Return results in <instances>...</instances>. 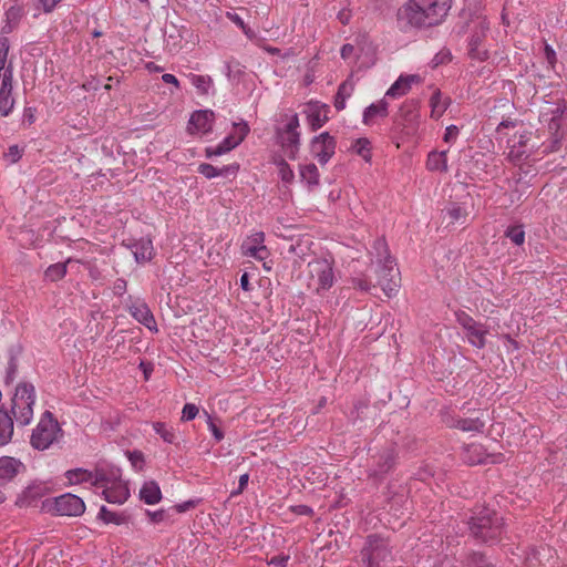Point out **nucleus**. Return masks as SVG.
Listing matches in <instances>:
<instances>
[{"mask_svg": "<svg viewBox=\"0 0 567 567\" xmlns=\"http://www.w3.org/2000/svg\"><path fill=\"white\" fill-rule=\"evenodd\" d=\"M132 251L137 262H144L152 259L153 244L151 239H141L132 245Z\"/></svg>", "mask_w": 567, "mask_h": 567, "instance_id": "25", "label": "nucleus"}, {"mask_svg": "<svg viewBox=\"0 0 567 567\" xmlns=\"http://www.w3.org/2000/svg\"><path fill=\"white\" fill-rule=\"evenodd\" d=\"M488 330L487 328L478 322L477 324H475L473 328H470L465 331V334H466V338L468 340V342L477 348V349H483L486 344V334H487Z\"/></svg>", "mask_w": 567, "mask_h": 567, "instance_id": "20", "label": "nucleus"}, {"mask_svg": "<svg viewBox=\"0 0 567 567\" xmlns=\"http://www.w3.org/2000/svg\"><path fill=\"white\" fill-rule=\"evenodd\" d=\"M299 127V118L297 114H293L289 122L285 125V127L281 131L287 132H298L297 128Z\"/></svg>", "mask_w": 567, "mask_h": 567, "instance_id": "53", "label": "nucleus"}, {"mask_svg": "<svg viewBox=\"0 0 567 567\" xmlns=\"http://www.w3.org/2000/svg\"><path fill=\"white\" fill-rule=\"evenodd\" d=\"M505 236L517 246H520L525 240V231L522 225L508 227L505 231Z\"/></svg>", "mask_w": 567, "mask_h": 567, "instance_id": "41", "label": "nucleus"}, {"mask_svg": "<svg viewBox=\"0 0 567 567\" xmlns=\"http://www.w3.org/2000/svg\"><path fill=\"white\" fill-rule=\"evenodd\" d=\"M467 567H495L482 553H473L467 560Z\"/></svg>", "mask_w": 567, "mask_h": 567, "instance_id": "43", "label": "nucleus"}, {"mask_svg": "<svg viewBox=\"0 0 567 567\" xmlns=\"http://www.w3.org/2000/svg\"><path fill=\"white\" fill-rule=\"evenodd\" d=\"M128 458L135 468H142L144 464V455L140 451H133L128 453Z\"/></svg>", "mask_w": 567, "mask_h": 567, "instance_id": "50", "label": "nucleus"}, {"mask_svg": "<svg viewBox=\"0 0 567 567\" xmlns=\"http://www.w3.org/2000/svg\"><path fill=\"white\" fill-rule=\"evenodd\" d=\"M239 169L238 164L226 165L223 167H215L212 164L203 163L198 166V172L206 178H214L217 176L235 175Z\"/></svg>", "mask_w": 567, "mask_h": 567, "instance_id": "18", "label": "nucleus"}, {"mask_svg": "<svg viewBox=\"0 0 567 567\" xmlns=\"http://www.w3.org/2000/svg\"><path fill=\"white\" fill-rule=\"evenodd\" d=\"M300 177L312 188L319 184V171L315 164H307L300 167Z\"/></svg>", "mask_w": 567, "mask_h": 567, "instance_id": "32", "label": "nucleus"}, {"mask_svg": "<svg viewBox=\"0 0 567 567\" xmlns=\"http://www.w3.org/2000/svg\"><path fill=\"white\" fill-rule=\"evenodd\" d=\"M13 106L14 99L12 97V93L0 90V114L2 116H8L11 113Z\"/></svg>", "mask_w": 567, "mask_h": 567, "instance_id": "38", "label": "nucleus"}, {"mask_svg": "<svg viewBox=\"0 0 567 567\" xmlns=\"http://www.w3.org/2000/svg\"><path fill=\"white\" fill-rule=\"evenodd\" d=\"M198 412L199 410L195 404L186 403L182 411V420L192 421L197 416Z\"/></svg>", "mask_w": 567, "mask_h": 567, "instance_id": "49", "label": "nucleus"}, {"mask_svg": "<svg viewBox=\"0 0 567 567\" xmlns=\"http://www.w3.org/2000/svg\"><path fill=\"white\" fill-rule=\"evenodd\" d=\"M258 251H267V248L266 246L261 245V246H250V247H247L246 248V255L250 256V257H254L258 260H264L265 259V256L264 255H258Z\"/></svg>", "mask_w": 567, "mask_h": 567, "instance_id": "51", "label": "nucleus"}, {"mask_svg": "<svg viewBox=\"0 0 567 567\" xmlns=\"http://www.w3.org/2000/svg\"><path fill=\"white\" fill-rule=\"evenodd\" d=\"M463 432H482L485 423L480 417L457 419L452 425Z\"/></svg>", "mask_w": 567, "mask_h": 567, "instance_id": "31", "label": "nucleus"}, {"mask_svg": "<svg viewBox=\"0 0 567 567\" xmlns=\"http://www.w3.org/2000/svg\"><path fill=\"white\" fill-rule=\"evenodd\" d=\"M337 142L328 132L315 136L310 143V152L321 165H324L333 156Z\"/></svg>", "mask_w": 567, "mask_h": 567, "instance_id": "7", "label": "nucleus"}, {"mask_svg": "<svg viewBox=\"0 0 567 567\" xmlns=\"http://www.w3.org/2000/svg\"><path fill=\"white\" fill-rule=\"evenodd\" d=\"M354 51V47L352 44H344L342 48H341V56L342 59H349L352 53Z\"/></svg>", "mask_w": 567, "mask_h": 567, "instance_id": "63", "label": "nucleus"}, {"mask_svg": "<svg viewBox=\"0 0 567 567\" xmlns=\"http://www.w3.org/2000/svg\"><path fill=\"white\" fill-rule=\"evenodd\" d=\"M103 495L109 503H124L128 497V489L122 484L109 486L103 489Z\"/></svg>", "mask_w": 567, "mask_h": 567, "instance_id": "29", "label": "nucleus"}, {"mask_svg": "<svg viewBox=\"0 0 567 567\" xmlns=\"http://www.w3.org/2000/svg\"><path fill=\"white\" fill-rule=\"evenodd\" d=\"M66 477L71 484H79L83 482L94 481L93 472L83 470V468H74L66 472Z\"/></svg>", "mask_w": 567, "mask_h": 567, "instance_id": "34", "label": "nucleus"}, {"mask_svg": "<svg viewBox=\"0 0 567 567\" xmlns=\"http://www.w3.org/2000/svg\"><path fill=\"white\" fill-rule=\"evenodd\" d=\"M60 436H62V430L58 421L50 411H45L32 431L30 443L35 450L43 451L49 449Z\"/></svg>", "mask_w": 567, "mask_h": 567, "instance_id": "4", "label": "nucleus"}, {"mask_svg": "<svg viewBox=\"0 0 567 567\" xmlns=\"http://www.w3.org/2000/svg\"><path fill=\"white\" fill-rule=\"evenodd\" d=\"M363 559L368 560L369 567H380L381 561H385L391 553L386 542L378 535H370L367 538V545L362 550Z\"/></svg>", "mask_w": 567, "mask_h": 567, "instance_id": "6", "label": "nucleus"}, {"mask_svg": "<svg viewBox=\"0 0 567 567\" xmlns=\"http://www.w3.org/2000/svg\"><path fill=\"white\" fill-rule=\"evenodd\" d=\"M126 290V281L124 279H117L114 285V292L122 295Z\"/></svg>", "mask_w": 567, "mask_h": 567, "instance_id": "64", "label": "nucleus"}, {"mask_svg": "<svg viewBox=\"0 0 567 567\" xmlns=\"http://www.w3.org/2000/svg\"><path fill=\"white\" fill-rule=\"evenodd\" d=\"M155 432L167 443H174L176 436L174 432L166 427L164 423L156 422L153 424Z\"/></svg>", "mask_w": 567, "mask_h": 567, "instance_id": "45", "label": "nucleus"}, {"mask_svg": "<svg viewBox=\"0 0 567 567\" xmlns=\"http://www.w3.org/2000/svg\"><path fill=\"white\" fill-rule=\"evenodd\" d=\"M327 107L326 104L321 106L317 104L310 106L308 120L312 131L319 130L328 121Z\"/></svg>", "mask_w": 567, "mask_h": 567, "instance_id": "27", "label": "nucleus"}, {"mask_svg": "<svg viewBox=\"0 0 567 567\" xmlns=\"http://www.w3.org/2000/svg\"><path fill=\"white\" fill-rule=\"evenodd\" d=\"M66 274V265L65 264H54L48 267L45 270V277L51 281H56L62 279Z\"/></svg>", "mask_w": 567, "mask_h": 567, "instance_id": "40", "label": "nucleus"}, {"mask_svg": "<svg viewBox=\"0 0 567 567\" xmlns=\"http://www.w3.org/2000/svg\"><path fill=\"white\" fill-rule=\"evenodd\" d=\"M528 157V154L523 150V142L520 141L519 142V146H513L509 152H508V155H507V158L514 163V164H517L519 163L520 161L525 159Z\"/></svg>", "mask_w": 567, "mask_h": 567, "instance_id": "46", "label": "nucleus"}, {"mask_svg": "<svg viewBox=\"0 0 567 567\" xmlns=\"http://www.w3.org/2000/svg\"><path fill=\"white\" fill-rule=\"evenodd\" d=\"M34 402V386L27 382L19 384L12 398L11 406V412L19 424L27 425L30 423L33 416Z\"/></svg>", "mask_w": 567, "mask_h": 567, "instance_id": "5", "label": "nucleus"}, {"mask_svg": "<svg viewBox=\"0 0 567 567\" xmlns=\"http://www.w3.org/2000/svg\"><path fill=\"white\" fill-rule=\"evenodd\" d=\"M130 313L140 323L144 324L150 330H157L154 316L146 303L137 302L130 307Z\"/></svg>", "mask_w": 567, "mask_h": 567, "instance_id": "16", "label": "nucleus"}, {"mask_svg": "<svg viewBox=\"0 0 567 567\" xmlns=\"http://www.w3.org/2000/svg\"><path fill=\"white\" fill-rule=\"evenodd\" d=\"M372 255L375 257L377 264L382 265L384 262L392 264L394 259L390 255L388 244L384 238H378L372 247Z\"/></svg>", "mask_w": 567, "mask_h": 567, "instance_id": "28", "label": "nucleus"}, {"mask_svg": "<svg viewBox=\"0 0 567 567\" xmlns=\"http://www.w3.org/2000/svg\"><path fill=\"white\" fill-rule=\"evenodd\" d=\"M395 453L393 450H385L377 456L374 467L371 468V475L381 478L389 473L395 464Z\"/></svg>", "mask_w": 567, "mask_h": 567, "instance_id": "14", "label": "nucleus"}, {"mask_svg": "<svg viewBox=\"0 0 567 567\" xmlns=\"http://www.w3.org/2000/svg\"><path fill=\"white\" fill-rule=\"evenodd\" d=\"M140 497L148 505L157 504L162 499L159 485L155 481L145 482L140 491Z\"/></svg>", "mask_w": 567, "mask_h": 567, "instance_id": "19", "label": "nucleus"}, {"mask_svg": "<svg viewBox=\"0 0 567 567\" xmlns=\"http://www.w3.org/2000/svg\"><path fill=\"white\" fill-rule=\"evenodd\" d=\"M450 0H409L396 12V24L401 31L430 28L439 24L447 14Z\"/></svg>", "mask_w": 567, "mask_h": 567, "instance_id": "1", "label": "nucleus"}, {"mask_svg": "<svg viewBox=\"0 0 567 567\" xmlns=\"http://www.w3.org/2000/svg\"><path fill=\"white\" fill-rule=\"evenodd\" d=\"M462 32H470L468 56L472 60L484 62L489 58L488 49L484 42L489 31V22L483 16H471L461 29Z\"/></svg>", "mask_w": 567, "mask_h": 567, "instance_id": "2", "label": "nucleus"}, {"mask_svg": "<svg viewBox=\"0 0 567 567\" xmlns=\"http://www.w3.org/2000/svg\"><path fill=\"white\" fill-rule=\"evenodd\" d=\"M378 279L377 285L381 287L383 292L390 297L393 291H395L400 281V272L395 267V262L392 264H382L378 265Z\"/></svg>", "mask_w": 567, "mask_h": 567, "instance_id": "8", "label": "nucleus"}, {"mask_svg": "<svg viewBox=\"0 0 567 567\" xmlns=\"http://www.w3.org/2000/svg\"><path fill=\"white\" fill-rule=\"evenodd\" d=\"M353 282V286L362 291H369L370 290V282L365 279H362V278H354L352 280Z\"/></svg>", "mask_w": 567, "mask_h": 567, "instance_id": "55", "label": "nucleus"}, {"mask_svg": "<svg viewBox=\"0 0 567 567\" xmlns=\"http://www.w3.org/2000/svg\"><path fill=\"white\" fill-rule=\"evenodd\" d=\"M240 130H241L240 137H235L234 134H229L217 146L206 148L207 157L223 155V154L234 150L237 145H239L245 140L247 134L249 133V126L241 125Z\"/></svg>", "mask_w": 567, "mask_h": 567, "instance_id": "10", "label": "nucleus"}, {"mask_svg": "<svg viewBox=\"0 0 567 567\" xmlns=\"http://www.w3.org/2000/svg\"><path fill=\"white\" fill-rule=\"evenodd\" d=\"M445 215L450 218V224H454L456 221H460L462 218H465V213L456 204H453L452 206L447 207L445 210Z\"/></svg>", "mask_w": 567, "mask_h": 567, "instance_id": "47", "label": "nucleus"}, {"mask_svg": "<svg viewBox=\"0 0 567 567\" xmlns=\"http://www.w3.org/2000/svg\"><path fill=\"white\" fill-rule=\"evenodd\" d=\"M248 480H249V475L248 474H243L239 477L238 489L231 492V496L240 494L244 491V488L247 486Z\"/></svg>", "mask_w": 567, "mask_h": 567, "instance_id": "56", "label": "nucleus"}, {"mask_svg": "<svg viewBox=\"0 0 567 567\" xmlns=\"http://www.w3.org/2000/svg\"><path fill=\"white\" fill-rule=\"evenodd\" d=\"M447 151L442 152H431L427 156L426 166L430 171H447V159H446Z\"/></svg>", "mask_w": 567, "mask_h": 567, "instance_id": "30", "label": "nucleus"}, {"mask_svg": "<svg viewBox=\"0 0 567 567\" xmlns=\"http://www.w3.org/2000/svg\"><path fill=\"white\" fill-rule=\"evenodd\" d=\"M411 90V86L408 84V81L403 75L399 76V79L390 86L386 91L385 95L390 97H396L405 95Z\"/></svg>", "mask_w": 567, "mask_h": 567, "instance_id": "35", "label": "nucleus"}, {"mask_svg": "<svg viewBox=\"0 0 567 567\" xmlns=\"http://www.w3.org/2000/svg\"><path fill=\"white\" fill-rule=\"evenodd\" d=\"M215 114L210 110L195 111L188 123V131L193 134L195 132L208 133L212 131V124Z\"/></svg>", "mask_w": 567, "mask_h": 567, "instance_id": "11", "label": "nucleus"}, {"mask_svg": "<svg viewBox=\"0 0 567 567\" xmlns=\"http://www.w3.org/2000/svg\"><path fill=\"white\" fill-rule=\"evenodd\" d=\"M353 151L360 155L365 162L371 161V143L368 138H358L353 145Z\"/></svg>", "mask_w": 567, "mask_h": 567, "instance_id": "37", "label": "nucleus"}, {"mask_svg": "<svg viewBox=\"0 0 567 567\" xmlns=\"http://www.w3.org/2000/svg\"><path fill=\"white\" fill-rule=\"evenodd\" d=\"M492 455L485 453L481 444H470L463 449L462 458L468 465L487 463Z\"/></svg>", "mask_w": 567, "mask_h": 567, "instance_id": "17", "label": "nucleus"}, {"mask_svg": "<svg viewBox=\"0 0 567 567\" xmlns=\"http://www.w3.org/2000/svg\"><path fill=\"white\" fill-rule=\"evenodd\" d=\"M561 114L563 110L560 107H556L551 111V117L549 118L548 123V130L553 134V142L550 151L554 152L558 148V144L560 141V136L558 135V132L561 126Z\"/></svg>", "mask_w": 567, "mask_h": 567, "instance_id": "26", "label": "nucleus"}, {"mask_svg": "<svg viewBox=\"0 0 567 567\" xmlns=\"http://www.w3.org/2000/svg\"><path fill=\"white\" fill-rule=\"evenodd\" d=\"M430 104L432 107V117L437 120L446 111L449 101L447 99L443 100L441 92L437 90L431 96Z\"/></svg>", "mask_w": 567, "mask_h": 567, "instance_id": "33", "label": "nucleus"}, {"mask_svg": "<svg viewBox=\"0 0 567 567\" xmlns=\"http://www.w3.org/2000/svg\"><path fill=\"white\" fill-rule=\"evenodd\" d=\"M147 515L150 516V519L153 522V523H159L164 519V511L161 509V511H156V512H151V511H147Z\"/></svg>", "mask_w": 567, "mask_h": 567, "instance_id": "58", "label": "nucleus"}, {"mask_svg": "<svg viewBox=\"0 0 567 567\" xmlns=\"http://www.w3.org/2000/svg\"><path fill=\"white\" fill-rule=\"evenodd\" d=\"M140 368L142 369V371L144 373L145 380H148L151 377V373L153 371V364L151 362L141 361Z\"/></svg>", "mask_w": 567, "mask_h": 567, "instance_id": "59", "label": "nucleus"}, {"mask_svg": "<svg viewBox=\"0 0 567 567\" xmlns=\"http://www.w3.org/2000/svg\"><path fill=\"white\" fill-rule=\"evenodd\" d=\"M54 509L62 516H79L84 513L85 505L81 497L66 493L54 498Z\"/></svg>", "mask_w": 567, "mask_h": 567, "instance_id": "9", "label": "nucleus"}, {"mask_svg": "<svg viewBox=\"0 0 567 567\" xmlns=\"http://www.w3.org/2000/svg\"><path fill=\"white\" fill-rule=\"evenodd\" d=\"M99 517L106 524L113 523L115 525H121L125 522V517L123 515L109 511L105 506L101 507Z\"/></svg>", "mask_w": 567, "mask_h": 567, "instance_id": "39", "label": "nucleus"}, {"mask_svg": "<svg viewBox=\"0 0 567 567\" xmlns=\"http://www.w3.org/2000/svg\"><path fill=\"white\" fill-rule=\"evenodd\" d=\"M457 134H458V127L455 125H450L445 130L444 141L451 142L452 140L456 138Z\"/></svg>", "mask_w": 567, "mask_h": 567, "instance_id": "54", "label": "nucleus"}, {"mask_svg": "<svg viewBox=\"0 0 567 567\" xmlns=\"http://www.w3.org/2000/svg\"><path fill=\"white\" fill-rule=\"evenodd\" d=\"M207 415V419H208V426H209V430L212 431L214 437L216 439V441H221L224 439V433L221 432V430L213 422L210 415L208 413H206Z\"/></svg>", "mask_w": 567, "mask_h": 567, "instance_id": "52", "label": "nucleus"}, {"mask_svg": "<svg viewBox=\"0 0 567 567\" xmlns=\"http://www.w3.org/2000/svg\"><path fill=\"white\" fill-rule=\"evenodd\" d=\"M0 79H1L0 90H4L6 92L12 93L13 65L11 62L8 65H4L3 73L1 74Z\"/></svg>", "mask_w": 567, "mask_h": 567, "instance_id": "42", "label": "nucleus"}, {"mask_svg": "<svg viewBox=\"0 0 567 567\" xmlns=\"http://www.w3.org/2000/svg\"><path fill=\"white\" fill-rule=\"evenodd\" d=\"M276 164L279 167V175L281 179L286 183H291L295 178V174L288 163L284 158H280L279 161H276Z\"/></svg>", "mask_w": 567, "mask_h": 567, "instance_id": "44", "label": "nucleus"}, {"mask_svg": "<svg viewBox=\"0 0 567 567\" xmlns=\"http://www.w3.org/2000/svg\"><path fill=\"white\" fill-rule=\"evenodd\" d=\"M288 560H289V556H275L269 560V565H275L277 567H285Z\"/></svg>", "mask_w": 567, "mask_h": 567, "instance_id": "57", "label": "nucleus"}, {"mask_svg": "<svg viewBox=\"0 0 567 567\" xmlns=\"http://www.w3.org/2000/svg\"><path fill=\"white\" fill-rule=\"evenodd\" d=\"M312 272L318 277V288L322 290H328L333 285V270L332 266L327 260H317L312 264Z\"/></svg>", "mask_w": 567, "mask_h": 567, "instance_id": "12", "label": "nucleus"}, {"mask_svg": "<svg viewBox=\"0 0 567 567\" xmlns=\"http://www.w3.org/2000/svg\"><path fill=\"white\" fill-rule=\"evenodd\" d=\"M62 0H41L45 12H51Z\"/></svg>", "mask_w": 567, "mask_h": 567, "instance_id": "60", "label": "nucleus"}, {"mask_svg": "<svg viewBox=\"0 0 567 567\" xmlns=\"http://www.w3.org/2000/svg\"><path fill=\"white\" fill-rule=\"evenodd\" d=\"M94 481H92V485L99 487H109L118 485L120 483V470L117 468H95L93 471Z\"/></svg>", "mask_w": 567, "mask_h": 567, "instance_id": "15", "label": "nucleus"}, {"mask_svg": "<svg viewBox=\"0 0 567 567\" xmlns=\"http://www.w3.org/2000/svg\"><path fill=\"white\" fill-rule=\"evenodd\" d=\"M456 321L462 328L466 331L470 328H473L478 322L475 321L470 315H467L465 311H458L455 313Z\"/></svg>", "mask_w": 567, "mask_h": 567, "instance_id": "48", "label": "nucleus"}, {"mask_svg": "<svg viewBox=\"0 0 567 567\" xmlns=\"http://www.w3.org/2000/svg\"><path fill=\"white\" fill-rule=\"evenodd\" d=\"M277 135L288 158L296 159L300 145V133L278 130Z\"/></svg>", "mask_w": 567, "mask_h": 567, "instance_id": "13", "label": "nucleus"}, {"mask_svg": "<svg viewBox=\"0 0 567 567\" xmlns=\"http://www.w3.org/2000/svg\"><path fill=\"white\" fill-rule=\"evenodd\" d=\"M388 102L384 100L379 101L378 103H372L369 105L363 112V123L365 125H370L373 120L378 116L386 117L388 116Z\"/></svg>", "mask_w": 567, "mask_h": 567, "instance_id": "22", "label": "nucleus"}, {"mask_svg": "<svg viewBox=\"0 0 567 567\" xmlns=\"http://www.w3.org/2000/svg\"><path fill=\"white\" fill-rule=\"evenodd\" d=\"M353 91L354 82L350 76L339 85L334 96V107L338 111H342L346 107V100L352 95Z\"/></svg>", "mask_w": 567, "mask_h": 567, "instance_id": "24", "label": "nucleus"}, {"mask_svg": "<svg viewBox=\"0 0 567 567\" xmlns=\"http://www.w3.org/2000/svg\"><path fill=\"white\" fill-rule=\"evenodd\" d=\"M190 82L197 89L198 93L206 95L208 94L213 80L208 75L190 74Z\"/></svg>", "mask_w": 567, "mask_h": 567, "instance_id": "36", "label": "nucleus"}, {"mask_svg": "<svg viewBox=\"0 0 567 567\" xmlns=\"http://www.w3.org/2000/svg\"><path fill=\"white\" fill-rule=\"evenodd\" d=\"M21 466L22 463L13 457H0V478L7 481L12 480L19 473Z\"/></svg>", "mask_w": 567, "mask_h": 567, "instance_id": "21", "label": "nucleus"}, {"mask_svg": "<svg viewBox=\"0 0 567 567\" xmlns=\"http://www.w3.org/2000/svg\"><path fill=\"white\" fill-rule=\"evenodd\" d=\"M240 287L245 291H250L251 290V286H250V282H249V275L247 272H244L241 275V277H240Z\"/></svg>", "mask_w": 567, "mask_h": 567, "instance_id": "62", "label": "nucleus"}, {"mask_svg": "<svg viewBox=\"0 0 567 567\" xmlns=\"http://www.w3.org/2000/svg\"><path fill=\"white\" fill-rule=\"evenodd\" d=\"M471 534L483 543L494 544L503 533V518L494 511L482 509L476 516H472L468 522Z\"/></svg>", "mask_w": 567, "mask_h": 567, "instance_id": "3", "label": "nucleus"}, {"mask_svg": "<svg viewBox=\"0 0 567 567\" xmlns=\"http://www.w3.org/2000/svg\"><path fill=\"white\" fill-rule=\"evenodd\" d=\"M13 435V420L8 411L0 410V446L8 444Z\"/></svg>", "mask_w": 567, "mask_h": 567, "instance_id": "23", "label": "nucleus"}, {"mask_svg": "<svg viewBox=\"0 0 567 567\" xmlns=\"http://www.w3.org/2000/svg\"><path fill=\"white\" fill-rule=\"evenodd\" d=\"M195 505H196V503L194 501H188V502L176 505L175 508L178 513H184V512L188 511L189 508H194Z\"/></svg>", "mask_w": 567, "mask_h": 567, "instance_id": "61", "label": "nucleus"}]
</instances>
